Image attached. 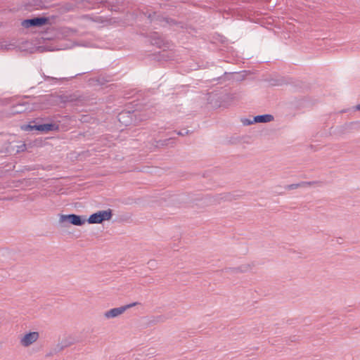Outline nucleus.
Instances as JSON below:
<instances>
[{"label": "nucleus", "instance_id": "22", "mask_svg": "<svg viewBox=\"0 0 360 360\" xmlns=\"http://www.w3.org/2000/svg\"><path fill=\"white\" fill-rule=\"evenodd\" d=\"M60 98L61 102H63V103L71 102L73 101V98H72L71 95H70V96L63 95V96H60Z\"/></svg>", "mask_w": 360, "mask_h": 360}, {"label": "nucleus", "instance_id": "28", "mask_svg": "<svg viewBox=\"0 0 360 360\" xmlns=\"http://www.w3.org/2000/svg\"><path fill=\"white\" fill-rule=\"evenodd\" d=\"M289 340H290V342H297L298 340V338L297 335H293L289 338Z\"/></svg>", "mask_w": 360, "mask_h": 360}, {"label": "nucleus", "instance_id": "11", "mask_svg": "<svg viewBox=\"0 0 360 360\" xmlns=\"http://www.w3.org/2000/svg\"><path fill=\"white\" fill-rule=\"evenodd\" d=\"M153 146L157 148H162L166 146H170L173 147L175 144V139L174 138H169L164 140H155L153 141Z\"/></svg>", "mask_w": 360, "mask_h": 360}, {"label": "nucleus", "instance_id": "34", "mask_svg": "<svg viewBox=\"0 0 360 360\" xmlns=\"http://www.w3.org/2000/svg\"><path fill=\"white\" fill-rule=\"evenodd\" d=\"M202 198H195L194 200H202Z\"/></svg>", "mask_w": 360, "mask_h": 360}, {"label": "nucleus", "instance_id": "13", "mask_svg": "<svg viewBox=\"0 0 360 360\" xmlns=\"http://www.w3.org/2000/svg\"><path fill=\"white\" fill-rule=\"evenodd\" d=\"M20 128L23 131H39L38 118L32 120L29 124H25L21 125Z\"/></svg>", "mask_w": 360, "mask_h": 360}, {"label": "nucleus", "instance_id": "18", "mask_svg": "<svg viewBox=\"0 0 360 360\" xmlns=\"http://www.w3.org/2000/svg\"><path fill=\"white\" fill-rule=\"evenodd\" d=\"M167 319V317L165 315H159L157 316L153 317V319L150 321V323L153 325H155L158 323H163Z\"/></svg>", "mask_w": 360, "mask_h": 360}, {"label": "nucleus", "instance_id": "33", "mask_svg": "<svg viewBox=\"0 0 360 360\" xmlns=\"http://www.w3.org/2000/svg\"><path fill=\"white\" fill-rule=\"evenodd\" d=\"M357 124V122H350V123H349V125H350V126H352V125H354V124Z\"/></svg>", "mask_w": 360, "mask_h": 360}, {"label": "nucleus", "instance_id": "7", "mask_svg": "<svg viewBox=\"0 0 360 360\" xmlns=\"http://www.w3.org/2000/svg\"><path fill=\"white\" fill-rule=\"evenodd\" d=\"M46 0H27L24 4V9L27 11H32L39 8H46Z\"/></svg>", "mask_w": 360, "mask_h": 360}, {"label": "nucleus", "instance_id": "30", "mask_svg": "<svg viewBox=\"0 0 360 360\" xmlns=\"http://www.w3.org/2000/svg\"><path fill=\"white\" fill-rule=\"evenodd\" d=\"M355 108H356V110L360 111V103H359V104H358V105H356V107H355Z\"/></svg>", "mask_w": 360, "mask_h": 360}, {"label": "nucleus", "instance_id": "32", "mask_svg": "<svg viewBox=\"0 0 360 360\" xmlns=\"http://www.w3.org/2000/svg\"><path fill=\"white\" fill-rule=\"evenodd\" d=\"M25 170H27V171H30V170H31V168H30V167H27V166H25Z\"/></svg>", "mask_w": 360, "mask_h": 360}, {"label": "nucleus", "instance_id": "21", "mask_svg": "<svg viewBox=\"0 0 360 360\" xmlns=\"http://www.w3.org/2000/svg\"><path fill=\"white\" fill-rule=\"evenodd\" d=\"M45 80H46V81H52V82H64V81L68 80V77L56 78V77L46 76L45 77Z\"/></svg>", "mask_w": 360, "mask_h": 360}, {"label": "nucleus", "instance_id": "16", "mask_svg": "<svg viewBox=\"0 0 360 360\" xmlns=\"http://www.w3.org/2000/svg\"><path fill=\"white\" fill-rule=\"evenodd\" d=\"M312 184H314V182H304V181H302V182L299 183V184H292L287 185L285 188V189H287L288 191H290V190L296 189V188H298L300 187L304 186L306 184L311 185Z\"/></svg>", "mask_w": 360, "mask_h": 360}, {"label": "nucleus", "instance_id": "2", "mask_svg": "<svg viewBox=\"0 0 360 360\" xmlns=\"http://www.w3.org/2000/svg\"><path fill=\"white\" fill-rule=\"evenodd\" d=\"M51 23L50 17L45 15H37L23 20L21 22V25L23 27L30 29L41 27L45 25H51Z\"/></svg>", "mask_w": 360, "mask_h": 360}, {"label": "nucleus", "instance_id": "25", "mask_svg": "<svg viewBox=\"0 0 360 360\" xmlns=\"http://www.w3.org/2000/svg\"><path fill=\"white\" fill-rule=\"evenodd\" d=\"M148 265L150 269H155L157 268V262L155 260H150L148 262Z\"/></svg>", "mask_w": 360, "mask_h": 360}, {"label": "nucleus", "instance_id": "23", "mask_svg": "<svg viewBox=\"0 0 360 360\" xmlns=\"http://www.w3.org/2000/svg\"><path fill=\"white\" fill-rule=\"evenodd\" d=\"M192 132L186 129H182L181 130H179V131L176 132V134L179 135V136H184L185 135H188L190 134H191Z\"/></svg>", "mask_w": 360, "mask_h": 360}, {"label": "nucleus", "instance_id": "17", "mask_svg": "<svg viewBox=\"0 0 360 360\" xmlns=\"http://www.w3.org/2000/svg\"><path fill=\"white\" fill-rule=\"evenodd\" d=\"M27 110H29V108L26 107L25 103H19L16 106L13 107V113H21Z\"/></svg>", "mask_w": 360, "mask_h": 360}, {"label": "nucleus", "instance_id": "8", "mask_svg": "<svg viewBox=\"0 0 360 360\" xmlns=\"http://www.w3.org/2000/svg\"><path fill=\"white\" fill-rule=\"evenodd\" d=\"M136 117V115L134 114V111L130 112L125 110L122 111L117 116L118 121L125 127L132 124L134 118Z\"/></svg>", "mask_w": 360, "mask_h": 360}, {"label": "nucleus", "instance_id": "12", "mask_svg": "<svg viewBox=\"0 0 360 360\" xmlns=\"http://www.w3.org/2000/svg\"><path fill=\"white\" fill-rule=\"evenodd\" d=\"M168 51L164 49L153 54V60L157 61H167L172 57Z\"/></svg>", "mask_w": 360, "mask_h": 360}, {"label": "nucleus", "instance_id": "19", "mask_svg": "<svg viewBox=\"0 0 360 360\" xmlns=\"http://www.w3.org/2000/svg\"><path fill=\"white\" fill-rule=\"evenodd\" d=\"M269 84L271 86H281L285 83L284 79L281 78H271L269 79Z\"/></svg>", "mask_w": 360, "mask_h": 360}, {"label": "nucleus", "instance_id": "26", "mask_svg": "<svg viewBox=\"0 0 360 360\" xmlns=\"http://www.w3.org/2000/svg\"><path fill=\"white\" fill-rule=\"evenodd\" d=\"M241 121H242L243 124L244 125H246V126L247 125H250V124H252L253 123H255V121H254V119L252 120H250L249 119L244 118V119H242Z\"/></svg>", "mask_w": 360, "mask_h": 360}, {"label": "nucleus", "instance_id": "15", "mask_svg": "<svg viewBox=\"0 0 360 360\" xmlns=\"http://www.w3.org/2000/svg\"><path fill=\"white\" fill-rule=\"evenodd\" d=\"M274 119V116L270 114L259 115L254 117L255 123H266L273 121Z\"/></svg>", "mask_w": 360, "mask_h": 360}, {"label": "nucleus", "instance_id": "29", "mask_svg": "<svg viewBox=\"0 0 360 360\" xmlns=\"http://www.w3.org/2000/svg\"><path fill=\"white\" fill-rule=\"evenodd\" d=\"M77 75H73V74H72V75H68V78L72 79V78L75 77Z\"/></svg>", "mask_w": 360, "mask_h": 360}, {"label": "nucleus", "instance_id": "20", "mask_svg": "<svg viewBox=\"0 0 360 360\" xmlns=\"http://www.w3.org/2000/svg\"><path fill=\"white\" fill-rule=\"evenodd\" d=\"M95 81L97 82L98 84L101 86L105 85L108 82L110 81V77H103V76H98L96 78Z\"/></svg>", "mask_w": 360, "mask_h": 360}, {"label": "nucleus", "instance_id": "31", "mask_svg": "<svg viewBox=\"0 0 360 360\" xmlns=\"http://www.w3.org/2000/svg\"><path fill=\"white\" fill-rule=\"evenodd\" d=\"M235 95H236V94H231V99H234V98H236V96H235Z\"/></svg>", "mask_w": 360, "mask_h": 360}, {"label": "nucleus", "instance_id": "6", "mask_svg": "<svg viewBox=\"0 0 360 360\" xmlns=\"http://www.w3.org/2000/svg\"><path fill=\"white\" fill-rule=\"evenodd\" d=\"M138 304H139V303L136 302L120 307L112 308L105 311L104 316L106 319L115 318L122 314L127 309H130L132 307L136 306Z\"/></svg>", "mask_w": 360, "mask_h": 360}, {"label": "nucleus", "instance_id": "4", "mask_svg": "<svg viewBox=\"0 0 360 360\" xmlns=\"http://www.w3.org/2000/svg\"><path fill=\"white\" fill-rule=\"evenodd\" d=\"M112 216L113 211L111 209L100 210L91 214L89 218H86V222L89 224H101L105 221H110Z\"/></svg>", "mask_w": 360, "mask_h": 360}, {"label": "nucleus", "instance_id": "9", "mask_svg": "<svg viewBox=\"0 0 360 360\" xmlns=\"http://www.w3.org/2000/svg\"><path fill=\"white\" fill-rule=\"evenodd\" d=\"M39 337L38 332H29L25 333L20 340V344L24 347H29L36 342Z\"/></svg>", "mask_w": 360, "mask_h": 360}, {"label": "nucleus", "instance_id": "5", "mask_svg": "<svg viewBox=\"0 0 360 360\" xmlns=\"http://www.w3.org/2000/svg\"><path fill=\"white\" fill-rule=\"evenodd\" d=\"M238 195H236L235 194L232 193H221L216 196H211L209 195H207L205 198V202L207 205H211L217 203H220L221 200L224 201H231L233 200H236Z\"/></svg>", "mask_w": 360, "mask_h": 360}, {"label": "nucleus", "instance_id": "3", "mask_svg": "<svg viewBox=\"0 0 360 360\" xmlns=\"http://www.w3.org/2000/svg\"><path fill=\"white\" fill-rule=\"evenodd\" d=\"M39 131L42 134H47L51 131H59V124L50 117L38 118Z\"/></svg>", "mask_w": 360, "mask_h": 360}, {"label": "nucleus", "instance_id": "10", "mask_svg": "<svg viewBox=\"0 0 360 360\" xmlns=\"http://www.w3.org/2000/svg\"><path fill=\"white\" fill-rule=\"evenodd\" d=\"M150 43L158 48L169 47V42L165 41L162 35L158 32H153L150 35Z\"/></svg>", "mask_w": 360, "mask_h": 360}, {"label": "nucleus", "instance_id": "1", "mask_svg": "<svg viewBox=\"0 0 360 360\" xmlns=\"http://www.w3.org/2000/svg\"><path fill=\"white\" fill-rule=\"evenodd\" d=\"M86 222V217L85 215L60 214L57 228L63 232L70 233V231L68 230L70 228V225L81 226Z\"/></svg>", "mask_w": 360, "mask_h": 360}, {"label": "nucleus", "instance_id": "14", "mask_svg": "<svg viewBox=\"0 0 360 360\" xmlns=\"http://www.w3.org/2000/svg\"><path fill=\"white\" fill-rule=\"evenodd\" d=\"M251 269L250 264H243L238 267H227L223 269L225 272L232 271L233 273H244Z\"/></svg>", "mask_w": 360, "mask_h": 360}, {"label": "nucleus", "instance_id": "24", "mask_svg": "<svg viewBox=\"0 0 360 360\" xmlns=\"http://www.w3.org/2000/svg\"><path fill=\"white\" fill-rule=\"evenodd\" d=\"M72 341L71 340H69L68 339H65V340H63L61 342H60V344L63 345V347L64 348L65 347H68L69 346H70L72 344Z\"/></svg>", "mask_w": 360, "mask_h": 360}, {"label": "nucleus", "instance_id": "27", "mask_svg": "<svg viewBox=\"0 0 360 360\" xmlns=\"http://www.w3.org/2000/svg\"><path fill=\"white\" fill-rule=\"evenodd\" d=\"M64 349V347H63V345L60 343H58L56 347L54 348V352L55 353H57V352H61L63 349Z\"/></svg>", "mask_w": 360, "mask_h": 360}]
</instances>
